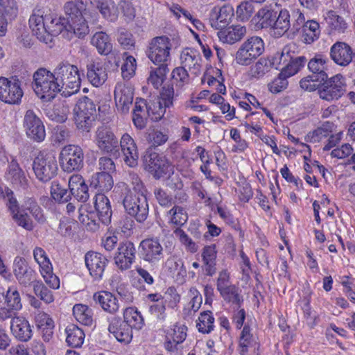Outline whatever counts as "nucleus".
<instances>
[{"label": "nucleus", "instance_id": "nucleus-1", "mask_svg": "<svg viewBox=\"0 0 355 355\" xmlns=\"http://www.w3.org/2000/svg\"><path fill=\"white\" fill-rule=\"evenodd\" d=\"M33 88L37 96L47 101L62 92L54 73L45 68H40L34 73Z\"/></svg>", "mask_w": 355, "mask_h": 355}, {"label": "nucleus", "instance_id": "nucleus-2", "mask_svg": "<svg viewBox=\"0 0 355 355\" xmlns=\"http://www.w3.org/2000/svg\"><path fill=\"white\" fill-rule=\"evenodd\" d=\"M53 72L62 89V95L69 96L79 91L80 77L76 65L70 64L68 61H61Z\"/></svg>", "mask_w": 355, "mask_h": 355}, {"label": "nucleus", "instance_id": "nucleus-3", "mask_svg": "<svg viewBox=\"0 0 355 355\" xmlns=\"http://www.w3.org/2000/svg\"><path fill=\"white\" fill-rule=\"evenodd\" d=\"M264 51V42L258 36H252L246 40L236 53L235 61L241 66L251 64Z\"/></svg>", "mask_w": 355, "mask_h": 355}, {"label": "nucleus", "instance_id": "nucleus-4", "mask_svg": "<svg viewBox=\"0 0 355 355\" xmlns=\"http://www.w3.org/2000/svg\"><path fill=\"white\" fill-rule=\"evenodd\" d=\"M125 211L134 217L138 223L144 222L149 213L146 195H137L128 190L123 200Z\"/></svg>", "mask_w": 355, "mask_h": 355}, {"label": "nucleus", "instance_id": "nucleus-5", "mask_svg": "<svg viewBox=\"0 0 355 355\" xmlns=\"http://www.w3.org/2000/svg\"><path fill=\"white\" fill-rule=\"evenodd\" d=\"M171 42L166 36H158L153 38L146 51L147 57L155 65L168 64L171 60L170 51Z\"/></svg>", "mask_w": 355, "mask_h": 355}, {"label": "nucleus", "instance_id": "nucleus-6", "mask_svg": "<svg viewBox=\"0 0 355 355\" xmlns=\"http://www.w3.org/2000/svg\"><path fill=\"white\" fill-rule=\"evenodd\" d=\"M33 168L40 181H49L56 175L58 171L55 155L52 153L39 154L34 159Z\"/></svg>", "mask_w": 355, "mask_h": 355}, {"label": "nucleus", "instance_id": "nucleus-7", "mask_svg": "<svg viewBox=\"0 0 355 355\" xmlns=\"http://www.w3.org/2000/svg\"><path fill=\"white\" fill-rule=\"evenodd\" d=\"M60 163L62 170L72 173L80 170L84 166V152L78 145H67L60 153Z\"/></svg>", "mask_w": 355, "mask_h": 355}, {"label": "nucleus", "instance_id": "nucleus-8", "mask_svg": "<svg viewBox=\"0 0 355 355\" xmlns=\"http://www.w3.org/2000/svg\"><path fill=\"white\" fill-rule=\"evenodd\" d=\"M23 95L21 82L17 76L10 78L0 76V101L7 104L18 105Z\"/></svg>", "mask_w": 355, "mask_h": 355}, {"label": "nucleus", "instance_id": "nucleus-9", "mask_svg": "<svg viewBox=\"0 0 355 355\" xmlns=\"http://www.w3.org/2000/svg\"><path fill=\"white\" fill-rule=\"evenodd\" d=\"M174 89L173 85H164L160 92V98L146 103L149 117L157 121L164 115L166 107L173 104Z\"/></svg>", "mask_w": 355, "mask_h": 355}, {"label": "nucleus", "instance_id": "nucleus-10", "mask_svg": "<svg viewBox=\"0 0 355 355\" xmlns=\"http://www.w3.org/2000/svg\"><path fill=\"white\" fill-rule=\"evenodd\" d=\"M146 168L155 179L173 173V166L168 159L155 152H146L144 156Z\"/></svg>", "mask_w": 355, "mask_h": 355}, {"label": "nucleus", "instance_id": "nucleus-11", "mask_svg": "<svg viewBox=\"0 0 355 355\" xmlns=\"http://www.w3.org/2000/svg\"><path fill=\"white\" fill-rule=\"evenodd\" d=\"M95 142L102 153L116 157L119 156L118 139L110 128L104 125L98 127L95 134Z\"/></svg>", "mask_w": 355, "mask_h": 355}, {"label": "nucleus", "instance_id": "nucleus-12", "mask_svg": "<svg viewBox=\"0 0 355 355\" xmlns=\"http://www.w3.org/2000/svg\"><path fill=\"white\" fill-rule=\"evenodd\" d=\"M322 89L319 90L320 97L330 101L338 99L345 91L344 79L342 75L337 74L322 82Z\"/></svg>", "mask_w": 355, "mask_h": 355}, {"label": "nucleus", "instance_id": "nucleus-13", "mask_svg": "<svg viewBox=\"0 0 355 355\" xmlns=\"http://www.w3.org/2000/svg\"><path fill=\"white\" fill-rule=\"evenodd\" d=\"M137 250L135 244L125 241L119 243L117 251L114 257L116 266L121 270L130 268L135 261Z\"/></svg>", "mask_w": 355, "mask_h": 355}, {"label": "nucleus", "instance_id": "nucleus-14", "mask_svg": "<svg viewBox=\"0 0 355 355\" xmlns=\"http://www.w3.org/2000/svg\"><path fill=\"white\" fill-rule=\"evenodd\" d=\"M4 304L5 306L0 309V319L2 320L12 318L22 309L21 295L15 286H10L6 290Z\"/></svg>", "mask_w": 355, "mask_h": 355}, {"label": "nucleus", "instance_id": "nucleus-15", "mask_svg": "<svg viewBox=\"0 0 355 355\" xmlns=\"http://www.w3.org/2000/svg\"><path fill=\"white\" fill-rule=\"evenodd\" d=\"M24 125L27 136L36 142H41L46 137L44 125L41 119L32 110L26 112Z\"/></svg>", "mask_w": 355, "mask_h": 355}, {"label": "nucleus", "instance_id": "nucleus-16", "mask_svg": "<svg viewBox=\"0 0 355 355\" xmlns=\"http://www.w3.org/2000/svg\"><path fill=\"white\" fill-rule=\"evenodd\" d=\"M139 254L144 261L155 264L162 259L163 248L158 240L146 239L139 244Z\"/></svg>", "mask_w": 355, "mask_h": 355}, {"label": "nucleus", "instance_id": "nucleus-17", "mask_svg": "<svg viewBox=\"0 0 355 355\" xmlns=\"http://www.w3.org/2000/svg\"><path fill=\"white\" fill-rule=\"evenodd\" d=\"M85 265L90 275L96 281L102 279L108 259L105 256L96 252H88L85 255Z\"/></svg>", "mask_w": 355, "mask_h": 355}, {"label": "nucleus", "instance_id": "nucleus-18", "mask_svg": "<svg viewBox=\"0 0 355 355\" xmlns=\"http://www.w3.org/2000/svg\"><path fill=\"white\" fill-rule=\"evenodd\" d=\"M330 56L332 60L341 67H347L351 62L355 65V51L345 42H337L330 49Z\"/></svg>", "mask_w": 355, "mask_h": 355}, {"label": "nucleus", "instance_id": "nucleus-19", "mask_svg": "<svg viewBox=\"0 0 355 355\" xmlns=\"http://www.w3.org/2000/svg\"><path fill=\"white\" fill-rule=\"evenodd\" d=\"M119 144V149L121 148L124 156L125 163L130 167L137 166L139 153L137 144L132 137L129 134L124 133Z\"/></svg>", "mask_w": 355, "mask_h": 355}, {"label": "nucleus", "instance_id": "nucleus-20", "mask_svg": "<svg viewBox=\"0 0 355 355\" xmlns=\"http://www.w3.org/2000/svg\"><path fill=\"white\" fill-rule=\"evenodd\" d=\"M133 89L126 84H117L114 90V100L118 110L123 113L128 112L132 104Z\"/></svg>", "mask_w": 355, "mask_h": 355}, {"label": "nucleus", "instance_id": "nucleus-21", "mask_svg": "<svg viewBox=\"0 0 355 355\" xmlns=\"http://www.w3.org/2000/svg\"><path fill=\"white\" fill-rule=\"evenodd\" d=\"M13 273L23 286H28L35 281V271L27 264L25 259L16 257L13 263Z\"/></svg>", "mask_w": 355, "mask_h": 355}, {"label": "nucleus", "instance_id": "nucleus-22", "mask_svg": "<svg viewBox=\"0 0 355 355\" xmlns=\"http://www.w3.org/2000/svg\"><path fill=\"white\" fill-rule=\"evenodd\" d=\"M46 15L40 10L34 11L29 19V26L34 35L40 41L47 44L50 42V37L46 33Z\"/></svg>", "mask_w": 355, "mask_h": 355}, {"label": "nucleus", "instance_id": "nucleus-23", "mask_svg": "<svg viewBox=\"0 0 355 355\" xmlns=\"http://www.w3.org/2000/svg\"><path fill=\"white\" fill-rule=\"evenodd\" d=\"M108 331L120 343H129L132 340V329L119 318L112 319L108 327Z\"/></svg>", "mask_w": 355, "mask_h": 355}, {"label": "nucleus", "instance_id": "nucleus-24", "mask_svg": "<svg viewBox=\"0 0 355 355\" xmlns=\"http://www.w3.org/2000/svg\"><path fill=\"white\" fill-rule=\"evenodd\" d=\"M11 318L10 329L13 336L20 341H28L32 337V329L28 321L23 317L15 315Z\"/></svg>", "mask_w": 355, "mask_h": 355}, {"label": "nucleus", "instance_id": "nucleus-25", "mask_svg": "<svg viewBox=\"0 0 355 355\" xmlns=\"http://www.w3.org/2000/svg\"><path fill=\"white\" fill-rule=\"evenodd\" d=\"M233 15L234 9L230 6L214 8L210 15V24L216 30L221 29L230 22Z\"/></svg>", "mask_w": 355, "mask_h": 355}, {"label": "nucleus", "instance_id": "nucleus-26", "mask_svg": "<svg viewBox=\"0 0 355 355\" xmlns=\"http://www.w3.org/2000/svg\"><path fill=\"white\" fill-rule=\"evenodd\" d=\"M245 26L241 25H232L220 30L218 36L221 42L229 44H233L241 41L246 35Z\"/></svg>", "mask_w": 355, "mask_h": 355}, {"label": "nucleus", "instance_id": "nucleus-27", "mask_svg": "<svg viewBox=\"0 0 355 355\" xmlns=\"http://www.w3.org/2000/svg\"><path fill=\"white\" fill-rule=\"evenodd\" d=\"M87 78L94 87L102 85L107 78L106 68L100 62H92L87 65Z\"/></svg>", "mask_w": 355, "mask_h": 355}, {"label": "nucleus", "instance_id": "nucleus-28", "mask_svg": "<svg viewBox=\"0 0 355 355\" xmlns=\"http://www.w3.org/2000/svg\"><path fill=\"white\" fill-rule=\"evenodd\" d=\"M94 207L99 220L104 225L111 221L112 211L109 199L103 193H96L95 196Z\"/></svg>", "mask_w": 355, "mask_h": 355}, {"label": "nucleus", "instance_id": "nucleus-29", "mask_svg": "<svg viewBox=\"0 0 355 355\" xmlns=\"http://www.w3.org/2000/svg\"><path fill=\"white\" fill-rule=\"evenodd\" d=\"M93 299L101 305L104 311L110 313H114L119 310V304L118 300L110 292L101 291L96 293L93 296Z\"/></svg>", "mask_w": 355, "mask_h": 355}, {"label": "nucleus", "instance_id": "nucleus-30", "mask_svg": "<svg viewBox=\"0 0 355 355\" xmlns=\"http://www.w3.org/2000/svg\"><path fill=\"white\" fill-rule=\"evenodd\" d=\"M89 33V27L83 15L76 19H67L66 22V33L70 37L75 35L83 38Z\"/></svg>", "mask_w": 355, "mask_h": 355}, {"label": "nucleus", "instance_id": "nucleus-31", "mask_svg": "<svg viewBox=\"0 0 355 355\" xmlns=\"http://www.w3.org/2000/svg\"><path fill=\"white\" fill-rule=\"evenodd\" d=\"M328 58L322 55L316 54L308 63L309 70L320 79V80H325L328 78L326 70L328 68Z\"/></svg>", "mask_w": 355, "mask_h": 355}, {"label": "nucleus", "instance_id": "nucleus-32", "mask_svg": "<svg viewBox=\"0 0 355 355\" xmlns=\"http://www.w3.org/2000/svg\"><path fill=\"white\" fill-rule=\"evenodd\" d=\"M149 117L146 107V101L137 98L132 112V121L137 129L142 130L146 126L147 119Z\"/></svg>", "mask_w": 355, "mask_h": 355}, {"label": "nucleus", "instance_id": "nucleus-33", "mask_svg": "<svg viewBox=\"0 0 355 355\" xmlns=\"http://www.w3.org/2000/svg\"><path fill=\"white\" fill-rule=\"evenodd\" d=\"M113 184L112 177L107 172L96 173L90 180V186L96 189L98 193L109 191L112 188Z\"/></svg>", "mask_w": 355, "mask_h": 355}, {"label": "nucleus", "instance_id": "nucleus-34", "mask_svg": "<svg viewBox=\"0 0 355 355\" xmlns=\"http://www.w3.org/2000/svg\"><path fill=\"white\" fill-rule=\"evenodd\" d=\"M91 44L96 47L101 55H107L112 51V44L110 36L105 32L99 31L93 35Z\"/></svg>", "mask_w": 355, "mask_h": 355}, {"label": "nucleus", "instance_id": "nucleus-35", "mask_svg": "<svg viewBox=\"0 0 355 355\" xmlns=\"http://www.w3.org/2000/svg\"><path fill=\"white\" fill-rule=\"evenodd\" d=\"M46 33L49 34L50 42L52 36H56L59 34L66 33V21L65 19L58 17L51 14L46 15Z\"/></svg>", "mask_w": 355, "mask_h": 355}, {"label": "nucleus", "instance_id": "nucleus-36", "mask_svg": "<svg viewBox=\"0 0 355 355\" xmlns=\"http://www.w3.org/2000/svg\"><path fill=\"white\" fill-rule=\"evenodd\" d=\"M275 21L273 31L275 37H280L291 29V15L287 10H281L278 15H276Z\"/></svg>", "mask_w": 355, "mask_h": 355}, {"label": "nucleus", "instance_id": "nucleus-37", "mask_svg": "<svg viewBox=\"0 0 355 355\" xmlns=\"http://www.w3.org/2000/svg\"><path fill=\"white\" fill-rule=\"evenodd\" d=\"M73 112V116H95L96 105L92 99L85 96L77 102Z\"/></svg>", "mask_w": 355, "mask_h": 355}, {"label": "nucleus", "instance_id": "nucleus-38", "mask_svg": "<svg viewBox=\"0 0 355 355\" xmlns=\"http://www.w3.org/2000/svg\"><path fill=\"white\" fill-rule=\"evenodd\" d=\"M7 178L17 186L24 187L26 186L27 183L24 173L15 159H12L8 165Z\"/></svg>", "mask_w": 355, "mask_h": 355}, {"label": "nucleus", "instance_id": "nucleus-39", "mask_svg": "<svg viewBox=\"0 0 355 355\" xmlns=\"http://www.w3.org/2000/svg\"><path fill=\"white\" fill-rule=\"evenodd\" d=\"M325 20L331 32L344 33L347 28V24L344 18L338 15L334 10H329L327 12Z\"/></svg>", "mask_w": 355, "mask_h": 355}, {"label": "nucleus", "instance_id": "nucleus-40", "mask_svg": "<svg viewBox=\"0 0 355 355\" xmlns=\"http://www.w3.org/2000/svg\"><path fill=\"white\" fill-rule=\"evenodd\" d=\"M320 25L315 20H308L302 29V40L306 44H311L319 38Z\"/></svg>", "mask_w": 355, "mask_h": 355}, {"label": "nucleus", "instance_id": "nucleus-41", "mask_svg": "<svg viewBox=\"0 0 355 355\" xmlns=\"http://www.w3.org/2000/svg\"><path fill=\"white\" fill-rule=\"evenodd\" d=\"M67 334L66 342L71 347H79L83 343L85 334L83 331L75 324H69L65 329Z\"/></svg>", "mask_w": 355, "mask_h": 355}, {"label": "nucleus", "instance_id": "nucleus-42", "mask_svg": "<svg viewBox=\"0 0 355 355\" xmlns=\"http://www.w3.org/2000/svg\"><path fill=\"white\" fill-rule=\"evenodd\" d=\"M182 67L187 69H193L194 73H198L200 69V56L195 51L190 50L183 51L180 56Z\"/></svg>", "mask_w": 355, "mask_h": 355}, {"label": "nucleus", "instance_id": "nucleus-43", "mask_svg": "<svg viewBox=\"0 0 355 355\" xmlns=\"http://www.w3.org/2000/svg\"><path fill=\"white\" fill-rule=\"evenodd\" d=\"M168 71V64H165L157 65V67H150V76L148 78V84L158 89L163 84Z\"/></svg>", "mask_w": 355, "mask_h": 355}, {"label": "nucleus", "instance_id": "nucleus-44", "mask_svg": "<svg viewBox=\"0 0 355 355\" xmlns=\"http://www.w3.org/2000/svg\"><path fill=\"white\" fill-rule=\"evenodd\" d=\"M73 315L80 323L89 326L92 324V311L87 306L78 304L73 308Z\"/></svg>", "mask_w": 355, "mask_h": 355}, {"label": "nucleus", "instance_id": "nucleus-45", "mask_svg": "<svg viewBox=\"0 0 355 355\" xmlns=\"http://www.w3.org/2000/svg\"><path fill=\"white\" fill-rule=\"evenodd\" d=\"M123 321L132 329H140L144 324V319L141 313L135 308H126L123 312Z\"/></svg>", "mask_w": 355, "mask_h": 355}, {"label": "nucleus", "instance_id": "nucleus-46", "mask_svg": "<svg viewBox=\"0 0 355 355\" xmlns=\"http://www.w3.org/2000/svg\"><path fill=\"white\" fill-rule=\"evenodd\" d=\"M306 61L304 56L292 57L291 61L282 68V76L291 77L295 75L305 65Z\"/></svg>", "mask_w": 355, "mask_h": 355}, {"label": "nucleus", "instance_id": "nucleus-47", "mask_svg": "<svg viewBox=\"0 0 355 355\" xmlns=\"http://www.w3.org/2000/svg\"><path fill=\"white\" fill-rule=\"evenodd\" d=\"M240 292L241 291L239 287L232 285L220 293V294L225 301L240 308L243 302V296L240 294Z\"/></svg>", "mask_w": 355, "mask_h": 355}, {"label": "nucleus", "instance_id": "nucleus-48", "mask_svg": "<svg viewBox=\"0 0 355 355\" xmlns=\"http://www.w3.org/2000/svg\"><path fill=\"white\" fill-rule=\"evenodd\" d=\"M51 195L56 202L65 203L71 199V193L60 183L53 181L51 188Z\"/></svg>", "mask_w": 355, "mask_h": 355}, {"label": "nucleus", "instance_id": "nucleus-49", "mask_svg": "<svg viewBox=\"0 0 355 355\" xmlns=\"http://www.w3.org/2000/svg\"><path fill=\"white\" fill-rule=\"evenodd\" d=\"M272 63L270 59L261 58L250 69V75L252 78H259L264 76L272 67Z\"/></svg>", "mask_w": 355, "mask_h": 355}, {"label": "nucleus", "instance_id": "nucleus-50", "mask_svg": "<svg viewBox=\"0 0 355 355\" xmlns=\"http://www.w3.org/2000/svg\"><path fill=\"white\" fill-rule=\"evenodd\" d=\"M277 12L268 9H261L257 13V17L259 19L258 24L261 28H272L274 29Z\"/></svg>", "mask_w": 355, "mask_h": 355}, {"label": "nucleus", "instance_id": "nucleus-51", "mask_svg": "<svg viewBox=\"0 0 355 355\" xmlns=\"http://www.w3.org/2000/svg\"><path fill=\"white\" fill-rule=\"evenodd\" d=\"M214 318L210 311H203L198 318L196 327L200 332L209 334L214 329Z\"/></svg>", "mask_w": 355, "mask_h": 355}, {"label": "nucleus", "instance_id": "nucleus-52", "mask_svg": "<svg viewBox=\"0 0 355 355\" xmlns=\"http://www.w3.org/2000/svg\"><path fill=\"white\" fill-rule=\"evenodd\" d=\"M255 12L254 5L252 1H242L236 8V17L241 21H247Z\"/></svg>", "mask_w": 355, "mask_h": 355}, {"label": "nucleus", "instance_id": "nucleus-53", "mask_svg": "<svg viewBox=\"0 0 355 355\" xmlns=\"http://www.w3.org/2000/svg\"><path fill=\"white\" fill-rule=\"evenodd\" d=\"M33 257L35 261L40 266V272L46 271L48 272L51 270L52 265L44 249L36 247L33 250Z\"/></svg>", "mask_w": 355, "mask_h": 355}, {"label": "nucleus", "instance_id": "nucleus-54", "mask_svg": "<svg viewBox=\"0 0 355 355\" xmlns=\"http://www.w3.org/2000/svg\"><path fill=\"white\" fill-rule=\"evenodd\" d=\"M291 52L290 48L288 46H285L282 52H277L272 59L270 60L272 63V67L278 69L280 65H283V67L286 66V64L291 61L292 58Z\"/></svg>", "mask_w": 355, "mask_h": 355}, {"label": "nucleus", "instance_id": "nucleus-55", "mask_svg": "<svg viewBox=\"0 0 355 355\" xmlns=\"http://www.w3.org/2000/svg\"><path fill=\"white\" fill-rule=\"evenodd\" d=\"M76 128L83 133H88L94 126L95 116H73Z\"/></svg>", "mask_w": 355, "mask_h": 355}, {"label": "nucleus", "instance_id": "nucleus-56", "mask_svg": "<svg viewBox=\"0 0 355 355\" xmlns=\"http://www.w3.org/2000/svg\"><path fill=\"white\" fill-rule=\"evenodd\" d=\"M170 220L175 225H183L188 219V216L184 209L182 207L175 206L169 211Z\"/></svg>", "mask_w": 355, "mask_h": 355}, {"label": "nucleus", "instance_id": "nucleus-57", "mask_svg": "<svg viewBox=\"0 0 355 355\" xmlns=\"http://www.w3.org/2000/svg\"><path fill=\"white\" fill-rule=\"evenodd\" d=\"M34 293L37 297L46 304L54 300L52 291L45 286L42 282H37L33 286Z\"/></svg>", "mask_w": 355, "mask_h": 355}, {"label": "nucleus", "instance_id": "nucleus-58", "mask_svg": "<svg viewBox=\"0 0 355 355\" xmlns=\"http://www.w3.org/2000/svg\"><path fill=\"white\" fill-rule=\"evenodd\" d=\"M69 137L70 131L65 126L60 125L53 128L51 140L54 144L67 142Z\"/></svg>", "mask_w": 355, "mask_h": 355}, {"label": "nucleus", "instance_id": "nucleus-59", "mask_svg": "<svg viewBox=\"0 0 355 355\" xmlns=\"http://www.w3.org/2000/svg\"><path fill=\"white\" fill-rule=\"evenodd\" d=\"M128 180L130 182L135 194L147 195L148 191L138 174L133 172L129 173Z\"/></svg>", "mask_w": 355, "mask_h": 355}, {"label": "nucleus", "instance_id": "nucleus-60", "mask_svg": "<svg viewBox=\"0 0 355 355\" xmlns=\"http://www.w3.org/2000/svg\"><path fill=\"white\" fill-rule=\"evenodd\" d=\"M323 81L320 80L318 76L311 74L303 78L300 80V85L303 89L313 92L318 89Z\"/></svg>", "mask_w": 355, "mask_h": 355}, {"label": "nucleus", "instance_id": "nucleus-61", "mask_svg": "<svg viewBox=\"0 0 355 355\" xmlns=\"http://www.w3.org/2000/svg\"><path fill=\"white\" fill-rule=\"evenodd\" d=\"M182 268L183 262L182 259L175 254L169 257L164 263L165 270L172 276Z\"/></svg>", "mask_w": 355, "mask_h": 355}, {"label": "nucleus", "instance_id": "nucleus-62", "mask_svg": "<svg viewBox=\"0 0 355 355\" xmlns=\"http://www.w3.org/2000/svg\"><path fill=\"white\" fill-rule=\"evenodd\" d=\"M117 40L124 49L130 50L135 46V41L133 35L124 29L119 31Z\"/></svg>", "mask_w": 355, "mask_h": 355}, {"label": "nucleus", "instance_id": "nucleus-63", "mask_svg": "<svg viewBox=\"0 0 355 355\" xmlns=\"http://www.w3.org/2000/svg\"><path fill=\"white\" fill-rule=\"evenodd\" d=\"M175 234L179 235L180 242L185 246L187 251L194 253L198 250L197 241L195 242L182 230L178 229Z\"/></svg>", "mask_w": 355, "mask_h": 355}, {"label": "nucleus", "instance_id": "nucleus-64", "mask_svg": "<svg viewBox=\"0 0 355 355\" xmlns=\"http://www.w3.org/2000/svg\"><path fill=\"white\" fill-rule=\"evenodd\" d=\"M172 79L179 87H182L188 82L189 74L187 70L183 67L175 68L172 71Z\"/></svg>", "mask_w": 355, "mask_h": 355}]
</instances>
